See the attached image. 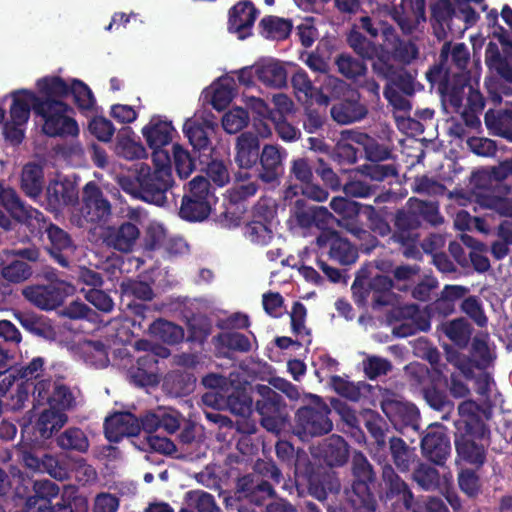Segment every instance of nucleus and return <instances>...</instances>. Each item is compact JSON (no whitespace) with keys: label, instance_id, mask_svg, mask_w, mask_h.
I'll return each mask as SVG.
<instances>
[{"label":"nucleus","instance_id":"1","mask_svg":"<svg viewBox=\"0 0 512 512\" xmlns=\"http://www.w3.org/2000/svg\"><path fill=\"white\" fill-rule=\"evenodd\" d=\"M41 101L35 103V114L43 120L42 130L48 136H77L79 127L70 108L62 98L68 86L58 76H47L36 83Z\"/></svg>","mask_w":512,"mask_h":512},{"label":"nucleus","instance_id":"2","mask_svg":"<svg viewBox=\"0 0 512 512\" xmlns=\"http://www.w3.org/2000/svg\"><path fill=\"white\" fill-rule=\"evenodd\" d=\"M512 175V159L491 169L478 172L475 177L476 202L485 208L494 209L502 215L512 216V193L503 181Z\"/></svg>","mask_w":512,"mask_h":512},{"label":"nucleus","instance_id":"3","mask_svg":"<svg viewBox=\"0 0 512 512\" xmlns=\"http://www.w3.org/2000/svg\"><path fill=\"white\" fill-rule=\"evenodd\" d=\"M388 18L392 20L394 17L390 14L386 15L385 19H382L380 14L364 16L360 19L361 28L372 37L381 34L384 41V51L388 54L390 50L393 51L395 59L409 64L417 58L418 48L412 42H400L395 30L389 24Z\"/></svg>","mask_w":512,"mask_h":512},{"label":"nucleus","instance_id":"4","mask_svg":"<svg viewBox=\"0 0 512 512\" xmlns=\"http://www.w3.org/2000/svg\"><path fill=\"white\" fill-rule=\"evenodd\" d=\"M215 201L207 179L197 176L189 183V192L183 197L179 214L191 222L203 221L209 216Z\"/></svg>","mask_w":512,"mask_h":512},{"label":"nucleus","instance_id":"5","mask_svg":"<svg viewBox=\"0 0 512 512\" xmlns=\"http://www.w3.org/2000/svg\"><path fill=\"white\" fill-rule=\"evenodd\" d=\"M12 97L10 118L4 125V135L12 143L18 144L24 138L30 109L32 107L35 111V103L41 101V95L37 96L32 91L21 90L14 92Z\"/></svg>","mask_w":512,"mask_h":512},{"label":"nucleus","instance_id":"6","mask_svg":"<svg viewBox=\"0 0 512 512\" xmlns=\"http://www.w3.org/2000/svg\"><path fill=\"white\" fill-rule=\"evenodd\" d=\"M110 214V203L94 182H88L83 188L81 207L72 212L71 221L78 227H85L106 220Z\"/></svg>","mask_w":512,"mask_h":512},{"label":"nucleus","instance_id":"7","mask_svg":"<svg viewBox=\"0 0 512 512\" xmlns=\"http://www.w3.org/2000/svg\"><path fill=\"white\" fill-rule=\"evenodd\" d=\"M140 198L146 202L162 205L165 192L171 186L172 175L165 169L151 172L147 166H141L138 172Z\"/></svg>","mask_w":512,"mask_h":512},{"label":"nucleus","instance_id":"8","mask_svg":"<svg viewBox=\"0 0 512 512\" xmlns=\"http://www.w3.org/2000/svg\"><path fill=\"white\" fill-rule=\"evenodd\" d=\"M74 288L64 280H55L46 286H32L23 290L27 300L44 310H51L60 305L63 299L72 294Z\"/></svg>","mask_w":512,"mask_h":512},{"label":"nucleus","instance_id":"9","mask_svg":"<svg viewBox=\"0 0 512 512\" xmlns=\"http://www.w3.org/2000/svg\"><path fill=\"white\" fill-rule=\"evenodd\" d=\"M253 392L260 397L256 399V409L262 416L263 427L270 432H278L283 424L279 412L280 395L267 385H256Z\"/></svg>","mask_w":512,"mask_h":512},{"label":"nucleus","instance_id":"10","mask_svg":"<svg viewBox=\"0 0 512 512\" xmlns=\"http://www.w3.org/2000/svg\"><path fill=\"white\" fill-rule=\"evenodd\" d=\"M0 205L5 207L13 218L32 229H41L44 226L43 214L25 205L12 188L2 184H0Z\"/></svg>","mask_w":512,"mask_h":512},{"label":"nucleus","instance_id":"11","mask_svg":"<svg viewBox=\"0 0 512 512\" xmlns=\"http://www.w3.org/2000/svg\"><path fill=\"white\" fill-rule=\"evenodd\" d=\"M79 192L75 181L61 175L50 180L46 188V206L55 213L74 205L78 201Z\"/></svg>","mask_w":512,"mask_h":512},{"label":"nucleus","instance_id":"12","mask_svg":"<svg viewBox=\"0 0 512 512\" xmlns=\"http://www.w3.org/2000/svg\"><path fill=\"white\" fill-rule=\"evenodd\" d=\"M348 43L350 47L362 58L377 60L373 63L374 70L387 79L393 77L394 71L391 65L388 64L390 55L384 51V48L378 49L371 41L367 40L358 31H351L348 36Z\"/></svg>","mask_w":512,"mask_h":512},{"label":"nucleus","instance_id":"13","mask_svg":"<svg viewBox=\"0 0 512 512\" xmlns=\"http://www.w3.org/2000/svg\"><path fill=\"white\" fill-rule=\"evenodd\" d=\"M323 252L339 264L350 265L358 258L357 249L336 231H323L316 239Z\"/></svg>","mask_w":512,"mask_h":512},{"label":"nucleus","instance_id":"14","mask_svg":"<svg viewBox=\"0 0 512 512\" xmlns=\"http://www.w3.org/2000/svg\"><path fill=\"white\" fill-rule=\"evenodd\" d=\"M455 440L458 457L473 465H482L485 460V447L488 445L487 434L480 438L471 432H459Z\"/></svg>","mask_w":512,"mask_h":512},{"label":"nucleus","instance_id":"15","mask_svg":"<svg viewBox=\"0 0 512 512\" xmlns=\"http://www.w3.org/2000/svg\"><path fill=\"white\" fill-rule=\"evenodd\" d=\"M298 423L306 435L317 436L328 433L332 422L328 418V408L321 405L317 409L304 407L298 410Z\"/></svg>","mask_w":512,"mask_h":512},{"label":"nucleus","instance_id":"16","mask_svg":"<svg viewBox=\"0 0 512 512\" xmlns=\"http://www.w3.org/2000/svg\"><path fill=\"white\" fill-rule=\"evenodd\" d=\"M140 429V422L129 412L115 413L105 421V434L111 442H118L125 436H136Z\"/></svg>","mask_w":512,"mask_h":512},{"label":"nucleus","instance_id":"17","mask_svg":"<svg viewBox=\"0 0 512 512\" xmlns=\"http://www.w3.org/2000/svg\"><path fill=\"white\" fill-rule=\"evenodd\" d=\"M286 157L287 152L285 149L277 145H265L258 160L261 164L259 178L266 183L276 181L282 174L283 161Z\"/></svg>","mask_w":512,"mask_h":512},{"label":"nucleus","instance_id":"18","mask_svg":"<svg viewBox=\"0 0 512 512\" xmlns=\"http://www.w3.org/2000/svg\"><path fill=\"white\" fill-rule=\"evenodd\" d=\"M142 135L150 148H164L176 133L172 123L161 116H153L142 128Z\"/></svg>","mask_w":512,"mask_h":512},{"label":"nucleus","instance_id":"19","mask_svg":"<svg viewBox=\"0 0 512 512\" xmlns=\"http://www.w3.org/2000/svg\"><path fill=\"white\" fill-rule=\"evenodd\" d=\"M140 237V230L135 223L123 222L118 227H109L104 240L108 246L121 252H130Z\"/></svg>","mask_w":512,"mask_h":512},{"label":"nucleus","instance_id":"20","mask_svg":"<svg viewBox=\"0 0 512 512\" xmlns=\"http://www.w3.org/2000/svg\"><path fill=\"white\" fill-rule=\"evenodd\" d=\"M382 410L385 415L396 424L415 426L419 411L415 405L404 402L398 397L388 396L382 401Z\"/></svg>","mask_w":512,"mask_h":512},{"label":"nucleus","instance_id":"21","mask_svg":"<svg viewBox=\"0 0 512 512\" xmlns=\"http://www.w3.org/2000/svg\"><path fill=\"white\" fill-rule=\"evenodd\" d=\"M45 359L34 357L27 363H22L11 373H0V390L7 391L14 384L15 380L31 382L37 380L44 370Z\"/></svg>","mask_w":512,"mask_h":512},{"label":"nucleus","instance_id":"22","mask_svg":"<svg viewBox=\"0 0 512 512\" xmlns=\"http://www.w3.org/2000/svg\"><path fill=\"white\" fill-rule=\"evenodd\" d=\"M423 454L432 462L441 465L450 453V442L440 429H431L421 441Z\"/></svg>","mask_w":512,"mask_h":512},{"label":"nucleus","instance_id":"23","mask_svg":"<svg viewBox=\"0 0 512 512\" xmlns=\"http://www.w3.org/2000/svg\"><path fill=\"white\" fill-rule=\"evenodd\" d=\"M392 486L397 492L403 493L404 505L412 512H449L444 502L435 497H426L413 502V495L408 490L406 483L397 476H394Z\"/></svg>","mask_w":512,"mask_h":512},{"label":"nucleus","instance_id":"24","mask_svg":"<svg viewBox=\"0 0 512 512\" xmlns=\"http://www.w3.org/2000/svg\"><path fill=\"white\" fill-rule=\"evenodd\" d=\"M257 79L265 86L280 89L287 84V72L283 64L274 59H264L254 64Z\"/></svg>","mask_w":512,"mask_h":512},{"label":"nucleus","instance_id":"25","mask_svg":"<svg viewBox=\"0 0 512 512\" xmlns=\"http://www.w3.org/2000/svg\"><path fill=\"white\" fill-rule=\"evenodd\" d=\"M260 157L258 137L251 132H244L237 137L235 145V162L239 167L252 168Z\"/></svg>","mask_w":512,"mask_h":512},{"label":"nucleus","instance_id":"26","mask_svg":"<svg viewBox=\"0 0 512 512\" xmlns=\"http://www.w3.org/2000/svg\"><path fill=\"white\" fill-rule=\"evenodd\" d=\"M33 492L26 501L25 512H47L51 501L59 494V487L49 480L35 481Z\"/></svg>","mask_w":512,"mask_h":512},{"label":"nucleus","instance_id":"27","mask_svg":"<svg viewBox=\"0 0 512 512\" xmlns=\"http://www.w3.org/2000/svg\"><path fill=\"white\" fill-rule=\"evenodd\" d=\"M256 15V9L251 2H239L230 12L229 29L237 33L238 38H246L250 34Z\"/></svg>","mask_w":512,"mask_h":512},{"label":"nucleus","instance_id":"28","mask_svg":"<svg viewBox=\"0 0 512 512\" xmlns=\"http://www.w3.org/2000/svg\"><path fill=\"white\" fill-rule=\"evenodd\" d=\"M478 405L473 401H464L459 407L460 419L457 422L459 432H471L483 438L487 429L478 415Z\"/></svg>","mask_w":512,"mask_h":512},{"label":"nucleus","instance_id":"29","mask_svg":"<svg viewBox=\"0 0 512 512\" xmlns=\"http://www.w3.org/2000/svg\"><path fill=\"white\" fill-rule=\"evenodd\" d=\"M48 238L51 242L50 253L62 266H67L69 258L74 252L73 243L68 234L57 226L47 228Z\"/></svg>","mask_w":512,"mask_h":512},{"label":"nucleus","instance_id":"30","mask_svg":"<svg viewBox=\"0 0 512 512\" xmlns=\"http://www.w3.org/2000/svg\"><path fill=\"white\" fill-rule=\"evenodd\" d=\"M408 216L419 218L422 217L424 220L430 222L433 225L441 222V216L438 213V207L434 202H425L419 199L411 198L408 201L407 212L399 213L397 216L398 225H402V222ZM419 221L416 219V224Z\"/></svg>","mask_w":512,"mask_h":512},{"label":"nucleus","instance_id":"31","mask_svg":"<svg viewBox=\"0 0 512 512\" xmlns=\"http://www.w3.org/2000/svg\"><path fill=\"white\" fill-rule=\"evenodd\" d=\"M319 455L331 467L342 466L348 460L347 444L342 437L332 435L324 440Z\"/></svg>","mask_w":512,"mask_h":512},{"label":"nucleus","instance_id":"32","mask_svg":"<svg viewBox=\"0 0 512 512\" xmlns=\"http://www.w3.org/2000/svg\"><path fill=\"white\" fill-rule=\"evenodd\" d=\"M66 422L67 416L64 412L50 408L44 409L35 423V431L41 439L46 440L60 430Z\"/></svg>","mask_w":512,"mask_h":512},{"label":"nucleus","instance_id":"33","mask_svg":"<svg viewBox=\"0 0 512 512\" xmlns=\"http://www.w3.org/2000/svg\"><path fill=\"white\" fill-rule=\"evenodd\" d=\"M212 106L220 111L225 109L236 96V83L230 76L220 77L211 85Z\"/></svg>","mask_w":512,"mask_h":512},{"label":"nucleus","instance_id":"34","mask_svg":"<svg viewBox=\"0 0 512 512\" xmlns=\"http://www.w3.org/2000/svg\"><path fill=\"white\" fill-rule=\"evenodd\" d=\"M367 113L366 108L356 100H347L334 105L331 109L333 119L339 124H349L361 120Z\"/></svg>","mask_w":512,"mask_h":512},{"label":"nucleus","instance_id":"35","mask_svg":"<svg viewBox=\"0 0 512 512\" xmlns=\"http://www.w3.org/2000/svg\"><path fill=\"white\" fill-rule=\"evenodd\" d=\"M21 186L27 196L36 199L43 187V170L37 164H27L22 171Z\"/></svg>","mask_w":512,"mask_h":512},{"label":"nucleus","instance_id":"36","mask_svg":"<svg viewBox=\"0 0 512 512\" xmlns=\"http://www.w3.org/2000/svg\"><path fill=\"white\" fill-rule=\"evenodd\" d=\"M133 132L131 129H124L122 133L119 135L117 144H116V152L118 155L128 159H140L146 156V149L144 146L136 141L132 137Z\"/></svg>","mask_w":512,"mask_h":512},{"label":"nucleus","instance_id":"37","mask_svg":"<svg viewBox=\"0 0 512 512\" xmlns=\"http://www.w3.org/2000/svg\"><path fill=\"white\" fill-rule=\"evenodd\" d=\"M444 334L456 345L465 347L472 334V327L464 318H457L442 325Z\"/></svg>","mask_w":512,"mask_h":512},{"label":"nucleus","instance_id":"38","mask_svg":"<svg viewBox=\"0 0 512 512\" xmlns=\"http://www.w3.org/2000/svg\"><path fill=\"white\" fill-rule=\"evenodd\" d=\"M156 363L154 353L148 352L137 360V370L131 373V377L141 386L155 383Z\"/></svg>","mask_w":512,"mask_h":512},{"label":"nucleus","instance_id":"39","mask_svg":"<svg viewBox=\"0 0 512 512\" xmlns=\"http://www.w3.org/2000/svg\"><path fill=\"white\" fill-rule=\"evenodd\" d=\"M14 317L27 331L44 338L53 336L52 329L45 318L29 312H15Z\"/></svg>","mask_w":512,"mask_h":512},{"label":"nucleus","instance_id":"40","mask_svg":"<svg viewBox=\"0 0 512 512\" xmlns=\"http://www.w3.org/2000/svg\"><path fill=\"white\" fill-rule=\"evenodd\" d=\"M205 126L209 127L210 124L205 122L200 123L195 117L186 120L183 126V132L188 138L190 144L197 150L206 149L209 145V139L205 131Z\"/></svg>","mask_w":512,"mask_h":512},{"label":"nucleus","instance_id":"41","mask_svg":"<svg viewBox=\"0 0 512 512\" xmlns=\"http://www.w3.org/2000/svg\"><path fill=\"white\" fill-rule=\"evenodd\" d=\"M64 82L68 86V94H72L79 109L82 111H92L95 108L96 100L92 91L85 83L77 79Z\"/></svg>","mask_w":512,"mask_h":512},{"label":"nucleus","instance_id":"42","mask_svg":"<svg viewBox=\"0 0 512 512\" xmlns=\"http://www.w3.org/2000/svg\"><path fill=\"white\" fill-rule=\"evenodd\" d=\"M151 334L169 344H176L183 340V329L172 322L159 319L150 325Z\"/></svg>","mask_w":512,"mask_h":512},{"label":"nucleus","instance_id":"43","mask_svg":"<svg viewBox=\"0 0 512 512\" xmlns=\"http://www.w3.org/2000/svg\"><path fill=\"white\" fill-rule=\"evenodd\" d=\"M260 27L261 34L265 38L277 40L286 38L291 30L289 21L274 16L263 18L260 22Z\"/></svg>","mask_w":512,"mask_h":512},{"label":"nucleus","instance_id":"44","mask_svg":"<svg viewBox=\"0 0 512 512\" xmlns=\"http://www.w3.org/2000/svg\"><path fill=\"white\" fill-rule=\"evenodd\" d=\"M472 356L478 368H486L494 359L493 350L489 346V335L480 333L472 342Z\"/></svg>","mask_w":512,"mask_h":512},{"label":"nucleus","instance_id":"45","mask_svg":"<svg viewBox=\"0 0 512 512\" xmlns=\"http://www.w3.org/2000/svg\"><path fill=\"white\" fill-rule=\"evenodd\" d=\"M225 406L238 416L246 417L252 411V397L248 394L245 388L236 389L227 396Z\"/></svg>","mask_w":512,"mask_h":512},{"label":"nucleus","instance_id":"46","mask_svg":"<svg viewBox=\"0 0 512 512\" xmlns=\"http://www.w3.org/2000/svg\"><path fill=\"white\" fill-rule=\"evenodd\" d=\"M0 274L8 282L21 283L31 276L32 270L26 262L13 260L8 264H0Z\"/></svg>","mask_w":512,"mask_h":512},{"label":"nucleus","instance_id":"47","mask_svg":"<svg viewBox=\"0 0 512 512\" xmlns=\"http://www.w3.org/2000/svg\"><path fill=\"white\" fill-rule=\"evenodd\" d=\"M389 444L394 464L400 471H407L414 458L413 452L401 438L393 437Z\"/></svg>","mask_w":512,"mask_h":512},{"label":"nucleus","instance_id":"48","mask_svg":"<svg viewBox=\"0 0 512 512\" xmlns=\"http://www.w3.org/2000/svg\"><path fill=\"white\" fill-rule=\"evenodd\" d=\"M57 444L62 449H73L84 452L88 449V439L82 430L70 428L64 431L58 438Z\"/></svg>","mask_w":512,"mask_h":512},{"label":"nucleus","instance_id":"49","mask_svg":"<svg viewBox=\"0 0 512 512\" xmlns=\"http://www.w3.org/2000/svg\"><path fill=\"white\" fill-rule=\"evenodd\" d=\"M81 350L85 361L96 368H104L109 364L107 351L100 342H85L82 344Z\"/></svg>","mask_w":512,"mask_h":512},{"label":"nucleus","instance_id":"50","mask_svg":"<svg viewBox=\"0 0 512 512\" xmlns=\"http://www.w3.org/2000/svg\"><path fill=\"white\" fill-rule=\"evenodd\" d=\"M351 139L352 141L364 147L367 158L372 162H378L389 158V150L386 147L376 143L366 134H354Z\"/></svg>","mask_w":512,"mask_h":512},{"label":"nucleus","instance_id":"51","mask_svg":"<svg viewBox=\"0 0 512 512\" xmlns=\"http://www.w3.org/2000/svg\"><path fill=\"white\" fill-rule=\"evenodd\" d=\"M291 81L298 100L309 103L313 99L315 87L307 73L302 69H298L292 76Z\"/></svg>","mask_w":512,"mask_h":512},{"label":"nucleus","instance_id":"52","mask_svg":"<svg viewBox=\"0 0 512 512\" xmlns=\"http://www.w3.org/2000/svg\"><path fill=\"white\" fill-rule=\"evenodd\" d=\"M461 310L465 313L474 323L483 328L488 324V317L485 314L482 302L475 296L465 298L461 303Z\"/></svg>","mask_w":512,"mask_h":512},{"label":"nucleus","instance_id":"53","mask_svg":"<svg viewBox=\"0 0 512 512\" xmlns=\"http://www.w3.org/2000/svg\"><path fill=\"white\" fill-rule=\"evenodd\" d=\"M69 460V458L60 460L52 455L46 454L43 456V470H41V472H46L57 480H65L70 477V470L68 468Z\"/></svg>","mask_w":512,"mask_h":512},{"label":"nucleus","instance_id":"54","mask_svg":"<svg viewBox=\"0 0 512 512\" xmlns=\"http://www.w3.org/2000/svg\"><path fill=\"white\" fill-rule=\"evenodd\" d=\"M248 121V113L241 107H235L224 114L222 126L227 133L234 134L243 129Z\"/></svg>","mask_w":512,"mask_h":512},{"label":"nucleus","instance_id":"55","mask_svg":"<svg viewBox=\"0 0 512 512\" xmlns=\"http://www.w3.org/2000/svg\"><path fill=\"white\" fill-rule=\"evenodd\" d=\"M413 479L425 490L436 489L440 481L438 471L427 464H420L414 470Z\"/></svg>","mask_w":512,"mask_h":512},{"label":"nucleus","instance_id":"56","mask_svg":"<svg viewBox=\"0 0 512 512\" xmlns=\"http://www.w3.org/2000/svg\"><path fill=\"white\" fill-rule=\"evenodd\" d=\"M186 500L188 506L196 509L198 512H215L217 510L214 497L202 490L188 492Z\"/></svg>","mask_w":512,"mask_h":512},{"label":"nucleus","instance_id":"57","mask_svg":"<svg viewBox=\"0 0 512 512\" xmlns=\"http://www.w3.org/2000/svg\"><path fill=\"white\" fill-rule=\"evenodd\" d=\"M336 65L338 71L349 79H356L357 77L362 76L366 71V66L363 62L346 54H342L337 57Z\"/></svg>","mask_w":512,"mask_h":512},{"label":"nucleus","instance_id":"58","mask_svg":"<svg viewBox=\"0 0 512 512\" xmlns=\"http://www.w3.org/2000/svg\"><path fill=\"white\" fill-rule=\"evenodd\" d=\"M425 9L423 0H417L414 6L413 17H405L398 20V24L402 31L412 34L419 30L420 26L425 23Z\"/></svg>","mask_w":512,"mask_h":512},{"label":"nucleus","instance_id":"59","mask_svg":"<svg viewBox=\"0 0 512 512\" xmlns=\"http://www.w3.org/2000/svg\"><path fill=\"white\" fill-rule=\"evenodd\" d=\"M245 236L255 244L266 245L271 241L273 234L267 225L254 221L246 226Z\"/></svg>","mask_w":512,"mask_h":512},{"label":"nucleus","instance_id":"60","mask_svg":"<svg viewBox=\"0 0 512 512\" xmlns=\"http://www.w3.org/2000/svg\"><path fill=\"white\" fill-rule=\"evenodd\" d=\"M56 382L47 378L33 383V399L37 405L48 404L50 406Z\"/></svg>","mask_w":512,"mask_h":512},{"label":"nucleus","instance_id":"61","mask_svg":"<svg viewBox=\"0 0 512 512\" xmlns=\"http://www.w3.org/2000/svg\"><path fill=\"white\" fill-rule=\"evenodd\" d=\"M456 0H438L432 6V16L434 20L441 26L444 33V26H448V21L453 15H456L454 3Z\"/></svg>","mask_w":512,"mask_h":512},{"label":"nucleus","instance_id":"62","mask_svg":"<svg viewBox=\"0 0 512 512\" xmlns=\"http://www.w3.org/2000/svg\"><path fill=\"white\" fill-rule=\"evenodd\" d=\"M372 276L371 281L368 283L371 291L373 292L372 298L379 304H385L387 299L384 294L392 287V281L385 275L370 272Z\"/></svg>","mask_w":512,"mask_h":512},{"label":"nucleus","instance_id":"63","mask_svg":"<svg viewBox=\"0 0 512 512\" xmlns=\"http://www.w3.org/2000/svg\"><path fill=\"white\" fill-rule=\"evenodd\" d=\"M173 158L178 175L181 178L188 177L194 169V164L188 151L175 144L173 146Z\"/></svg>","mask_w":512,"mask_h":512},{"label":"nucleus","instance_id":"64","mask_svg":"<svg viewBox=\"0 0 512 512\" xmlns=\"http://www.w3.org/2000/svg\"><path fill=\"white\" fill-rule=\"evenodd\" d=\"M73 400L72 393L69 389L62 383L56 382L49 408L63 412L72 406Z\"/></svg>","mask_w":512,"mask_h":512}]
</instances>
